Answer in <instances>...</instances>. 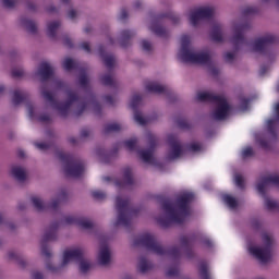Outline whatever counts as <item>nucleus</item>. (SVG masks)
<instances>
[{"mask_svg": "<svg viewBox=\"0 0 279 279\" xmlns=\"http://www.w3.org/2000/svg\"><path fill=\"white\" fill-rule=\"evenodd\" d=\"M195 195L191 192H183L175 204L166 202L162 205L163 214L157 218V223L162 228H168L171 223H182L191 215L189 204L193 202Z\"/></svg>", "mask_w": 279, "mask_h": 279, "instance_id": "f257e3e1", "label": "nucleus"}, {"mask_svg": "<svg viewBox=\"0 0 279 279\" xmlns=\"http://www.w3.org/2000/svg\"><path fill=\"white\" fill-rule=\"evenodd\" d=\"M246 29L247 25L245 24H234L232 26V45H235V47L246 45V47H248V51H255L256 53H263L264 56H268V58H271V45H274V43L276 41V37H274V35H266L264 37L255 39L252 43H246L245 37H243V34H245Z\"/></svg>", "mask_w": 279, "mask_h": 279, "instance_id": "f03ea898", "label": "nucleus"}, {"mask_svg": "<svg viewBox=\"0 0 279 279\" xmlns=\"http://www.w3.org/2000/svg\"><path fill=\"white\" fill-rule=\"evenodd\" d=\"M41 94L44 99L49 104V106H51L53 110L61 114V117L66 116V112H69V109L71 108V106H73V104H76L77 106L76 114H82V112H84V110H86L88 106L89 108H92L94 112H96V114H98L100 110L99 104H97L95 99L90 98L82 100L77 97V95L71 92L68 93L69 100L65 104L58 102L56 100V95H53V93L43 90Z\"/></svg>", "mask_w": 279, "mask_h": 279, "instance_id": "7ed1b4c3", "label": "nucleus"}, {"mask_svg": "<svg viewBox=\"0 0 279 279\" xmlns=\"http://www.w3.org/2000/svg\"><path fill=\"white\" fill-rule=\"evenodd\" d=\"M85 251L82 246H74L71 248H66L63 252L62 263L59 267L53 266V263L47 262L46 269L51 274H58L60 269L66 267V265L71 263H76L78 265V269L81 274H88L93 267L90 262L84 256Z\"/></svg>", "mask_w": 279, "mask_h": 279, "instance_id": "20e7f679", "label": "nucleus"}, {"mask_svg": "<svg viewBox=\"0 0 279 279\" xmlns=\"http://www.w3.org/2000/svg\"><path fill=\"white\" fill-rule=\"evenodd\" d=\"M178 58L181 62L189 64H208L210 62V52L195 50L191 46V37L183 35L181 36V48L178 52Z\"/></svg>", "mask_w": 279, "mask_h": 279, "instance_id": "39448f33", "label": "nucleus"}, {"mask_svg": "<svg viewBox=\"0 0 279 279\" xmlns=\"http://www.w3.org/2000/svg\"><path fill=\"white\" fill-rule=\"evenodd\" d=\"M274 245H276V240L271 233L263 232L260 234V244L254 246L252 244H247V252L251 256H254L262 265H267V263L271 262L274 256Z\"/></svg>", "mask_w": 279, "mask_h": 279, "instance_id": "423d86ee", "label": "nucleus"}, {"mask_svg": "<svg viewBox=\"0 0 279 279\" xmlns=\"http://www.w3.org/2000/svg\"><path fill=\"white\" fill-rule=\"evenodd\" d=\"M197 101H210L215 104L216 108L211 113L213 119L216 121H223L232 113V107L223 96H216L209 92H199L196 95Z\"/></svg>", "mask_w": 279, "mask_h": 279, "instance_id": "0eeeda50", "label": "nucleus"}, {"mask_svg": "<svg viewBox=\"0 0 279 279\" xmlns=\"http://www.w3.org/2000/svg\"><path fill=\"white\" fill-rule=\"evenodd\" d=\"M135 245H143L148 252H153V254H157V256H167L168 258H178L180 256V248L172 247L168 251L165 250L151 233L141 235L135 241Z\"/></svg>", "mask_w": 279, "mask_h": 279, "instance_id": "6e6552de", "label": "nucleus"}, {"mask_svg": "<svg viewBox=\"0 0 279 279\" xmlns=\"http://www.w3.org/2000/svg\"><path fill=\"white\" fill-rule=\"evenodd\" d=\"M279 186V175L278 174H269L267 177H264L260 179V181L257 183L256 189L264 197V204L267 210L276 211L279 210V204L274 198L267 196V189L271 186Z\"/></svg>", "mask_w": 279, "mask_h": 279, "instance_id": "1a4fd4ad", "label": "nucleus"}, {"mask_svg": "<svg viewBox=\"0 0 279 279\" xmlns=\"http://www.w3.org/2000/svg\"><path fill=\"white\" fill-rule=\"evenodd\" d=\"M130 202L128 198L117 196L116 198V208L118 210V219L114 222V226H129L130 217H132V211L128 207Z\"/></svg>", "mask_w": 279, "mask_h": 279, "instance_id": "9d476101", "label": "nucleus"}, {"mask_svg": "<svg viewBox=\"0 0 279 279\" xmlns=\"http://www.w3.org/2000/svg\"><path fill=\"white\" fill-rule=\"evenodd\" d=\"M215 14V9L210 7H199L190 11L189 21L193 27L199 25L204 19H210Z\"/></svg>", "mask_w": 279, "mask_h": 279, "instance_id": "9b49d317", "label": "nucleus"}, {"mask_svg": "<svg viewBox=\"0 0 279 279\" xmlns=\"http://www.w3.org/2000/svg\"><path fill=\"white\" fill-rule=\"evenodd\" d=\"M147 141L150 144V148L148 150H140L138 156L143 162L147 165H154V145H156V136L154 134H147Z\"/></svg>", "mask_w": 279, "mask_h": 279, "instance_id": "f8f14e48", "label": "nucleus"}, {"mask_svg": "<svg viewBox=\"0 0 279 279\" xmlns=\"http://www.w3.org/2000/svg\"><path fill=\"white\" fill-rule=\"evenodd\" d=\"M170 144V150L168 153V160H175L182 156V145H180V141L175 138L173 135L169 136L168 138Z\"/></svg>", "mask_w": 279, "mask_h": 279, "instance_id": "ddd939ff", "label": "nucleus"}, {"mask_svg": "<svg viewBox=\"0 0 279 279\" xmlns=\"http://www.w3.org/2000/svg\"><path fill=\"white\" fill-rule=\"evenodd\" d=\"M64 173L69 178H80L84 173V163L68 161V165L64 166Z\"/></svg>", "mask_w": 279, "mask_h": 279, "instance_id": "4468645a", "label": "nucleus"}, {"mask_svg": "<svg viewBox=\"0 0 279 279\" xmlns=\"http://www.w3.org/2000/svg\"><path fill=\"white\" fill-rule=\"evenodd\" d=\"M162 25H165V21H162V16H158L151 21L149 29L156 36H160L161 38H165V36H167V29H165Z\"/></svg>", "mask_w": 279, "mask_h": 279, "instance_id": "2eb2a0df", "label": "nucleus"}, {"mask_svg": "<svg viewBox=\"0 0 279 279\" xmlns=\"http://www.w3.org/2000/svg\"><path fill=\"white\" fill-rule=\"evenodd\" d=\"M41 82H46L53 75V68L48 62H41L36 73Z\"/></svg>", "mask_w": 279, "mask_h": 279, "instance_id": "dca6fc26", "label": "nucleus"}, {"mask_svg": "<svg viewBox=\"0 0 279 279\" xmlns=\"http://www.w3.org/2000/svg\"><path fill=\"white\" fill-rule=\"evenodd\" d=\"M65 223H75L82 230H90L93 228V221L88 218H75L74 216H68L65 218Z\"/></svg>", "mask_w": 279, "mask_h": 279, "instance_id": "f3484780", "label": "nucleus"}, {"mask_svg": "<svg viewBox=\"0 0 279 279\" xmlns=\"http://www.w3.org/2000/svg\"><path fill=\"white\" fill-rule=\"evenodd\" d=\"M11 175L17 182H25L27 180V170L21 166H13L11 168Z\"/></svg>", "mask_w": 279, "mask_h": 279, "instance_id": "a211bd4d", "label": "nucleus"}, {"mask_svg": "<svg viewBox=\"0 0 279 279\" xmlns=\"http://www.w3.org/2000/svg\"><path fill=\"white\" fill-rule=\"evenodd\" d=\"M111 258L110 248L107 245H102L98 252L99 265H109Z\"/></svg>", "mask_w": 279, "mask_h": 279, "instance_id": "6ab92c4d", "label": "nucleus"}, {"mask_svg": "<svg viewBox=\"0 0 279 279\" xmlns=\"http://www.w3.org/2000/svg\"><path fill=\"white\" fill-rule=\"evenodd\" d=\"M99 56L102 59L105 66H107V69H112V66L117 64V60L114 59V56L106 53V51L104 50V47L99 48Z\"/></svg>", "mask_w": 279, "mask_h": 279, "instance_id": "aec40b11", "label": "nucleus"}, {"mask_svg": "<svg viewBox=\"0 0 279 279\" xmlns=\"http://www.w3.org/2000/svg\"><path fill=\"white\" fill-rule=\"evenodd\" d=\"M27 112L29 119H38V121H41V123H47L51 121V118L49 116H40L38 117V109L36 107L28 105L27 106Z\"/></svg>", "mask_w": 279, "mask_h": 279, "instance_id": "412c9836", "label": "nucleus"}, {"mask_svg": "<svg viewBox=\"0 0 279 279\" xmlns=\"http://www.w3.org/2000/svg\"><path fill=\"white\" fill-rule=\"evenodd\" d=\"M146 90L147 93H156L157 95H162V93H166L167 87H165L160 83L148 82L146 84Z\"/></svg>", "mask_w": 279, "mask_h": 279, "instance_id": "4be33fe9", "label": "nucleus"}, {"mask_svg": "<svg viewBox=\"0 0 279 279\" xmlns=\"http://www.w3.org/2000/svg\"><path fill=\"white\" fill-rule=\"evenodd\" d=\"M210 36L214 43H223V33L221 32V25L216 24L211 29Z\"/></svg>", "mask_w": 279, "mask_h": 279, "instance_id": "5701e85b", "label": "nucleus"}, {"mask_svg": "<svg viewBox=\"0 0 279 279\" xmlns=\"http://www.w3.org/2000/svg\"><path fill=\"white\" fill-rule=\"evenodd\" d=\"M20 24L24 27V29H27L29 34H36V31L38 29L36 23L28 19H21Z\"/></svg>", "mask_w": 279, "mask_h": 279, "instance_id": "b1692460", "label": "nucleus"}, {"mask_svg": "<svg viewBox=\"0 0 279 279\" xmlns=\"http://www.w3.org/2000/svg\"><path fill=\"white\" fill-rule=\"evenodd\" d=\"M26 97H27V92L16 89L13 92L12 104L14 106H19V104H21V101H23V99H25Z\"/></svg>", "mask_w": 279, "mask_h": 279, "instance_id": "393cba45", "label": "nucleus"}, {"mask_svg": "<svg viewBox=\"0 0 279 279\" xmlns=\"http://www.w3.org/2000/svg\"><path fill=\"white\" fill-rule=\"evenodd\" d=\"M222 202L228 206V208H231V210H234L239 206V201L230 194H225L222 196Z\"/></svg>", "mask_w": 279, "mask_h": 279, "instance_id": "a878e982", "label": "nucleus"}, {"mask_svg": "<svg viewBox=\"0 0 279 279\" xmlns=\"http://www.w3.org/2000/svg\"><path fill=\"white\" fill-rule=\"evenodd\" d=\"M275 112H276L275 119L267 121L268 131L272 135H274V128H276V124L279 123V104L276 105Z\"/></svg>", "mask_w": 279, "mask_h": 279, "instance_id": "bb28decb", "label": "nucleus"}, {"mask_svg": "<svg viewBox=\"0 0 279 279\" xmlns=\"http://www.w3.org/2000/svg\"><path fill=\"white\" fill-rule=\"evenodd\" d=\"M58 29H60V22L54 21V22L48 23L47 34L50 38H56V32H58Z\"/></svg>", "mask_w": 279, "mask_h": 279, "instance_id": "cd10ccee", "label": "nucleus"}, {"mask_svg": "<svg viewBox=\"0 0 279 279\" xmlns=\"http://www.w3.org/2000/svg\"><path fill=\"white\" fill-rule=\"evenodd\" d=\"M134 180L132 179V170L130 168H126L124 170V182L121 183L119 181L116 182V186H128V184H132Z\"/></svg>", "mask_w": 279, "mask_h": 279, "instance_id": "c85d7f7f", "label": "nucleus"}, {"mask_svg": "<svg viewBox=\"0 0 279 279\" xmlns=\"http://www.w3.org/2000/svg\"><path fill=\"white\" fill-rule=\"evenodd\" d=\"M151 269V263L147 262L145 257L140 258L138 270L141 274H147Z\"/></svg>", "mask_w": 279, "mask_h": 279, "instance_id": "c756f323", "label": "nucleus"}, {"mask_svg": "<svg viewBox=\"0 0 279 279\" xmlns=\"http://www.w3.org/2000/svg\"><path fill=\"white\" fill-rule=\"evenodd\" d=\"M8 258L9 260H15V263L20 265V267H25V260L19 257V255L14 251L8 253Z\"/></svg>", "mask_w": 279, "mask_h": 279, "instance_id": "7c9ffc66", "label": "nucleus"}, {"mask_svg": "<svg viewBox=\"0 0 279 279\" xmlns=\"http://www.w3.org/2000/svg\"><path fill=\"white\" fill-rule=\"evenodd\" d=\"M58 226H52L49 228V230L46 231L45 233V241H53L56 240Z\"/></svg>", "mask_w": 279, "mask_h": 279, "instance_id": "2f4dec72", "label": "nucleus"}, {"mask_svg": "<svg viewBox=\"0 0 279 279\" xmlns=\"http://www.w3.org/2000/svg\"><path fill=\"white\" fill-rule=\"evenodd\" d=\"M134 121L138 123V125H145L149 123V119L143 117L142 112L135 111Z\"/></svg>", "mask_w": 279, "mask_h": 279, "instance_id": "473e14b6", "label": "nucleus"}, {"mask_svg": "<svg viewBox=\"0 0 279 279\" xmlns=\"http://www.w3.org/2000/svg\"><path fill=\"white\" fill-rule=\"evenodd\" d=\"M233 180L238 189H245V179L243 178V175H241V173H235Z\"/></svg>", "mask_w": 279, "mask_h": 279, "instance_id": "72a5a7b5", "label": "nucleus"}, {"mask_svg": "<svg viewBox=\"0 0 279 279\" xmlns=\"http://www.w3.org/2000/svg\"><path fill=\"white\" fill-rule=\"evenodd\" d=\"M32 203L33 206L36 208V210H45L47 208V206H45V203H43V199H40L39 197H33L32 198Z\"/></svg>", "mask_w": 279, "mask_h": 279, "instance_id": "f704fd0d", "label": "nucleus"}, {"mask_svg": "<svg viewBox=\"0 0 279 279\" xmlns=\"http://www.w3.org/2000/svg\"><path fill=\"white\" fill-rule=\"evenodd\" d=\"M141 101L142 99L138 94L133 95L130 101V108H132V110H136V108L141 106Z\"/></svg>", "mask_w": 279, "mask_h": 279, "instance_id": "c9c22d12", "label": "nucleus"}, {"mask_svg": "<svg viewBox=\"0 0 279 279\" xmlns=\"http://www.w3.org/2000/svg\"><path fill=\"white\" fill-rule=\"evenodd\" d=\"M120 130H123V126L119 123H110L107 124L105 128V132H120Z\"/></svg>", "mask_w": 279, "mask_h": 279, "instance_id": "e433bc0d", "label": "nucleus"}, {"mask_svg": "<svg viewBox=\"0 0 279 279\" xmlns=\"http://www.w3.org/2000/svg\"><path fill=\"white\" fill-rule=\"evenodd\" d=\"M64 197H66V194L64 193L59 194L58 199L52 201V203L49 205L50 210H56V208L60 206V203L64 202Z\"/></svg>", "mask_w": 279, "mask_h": 279, "instance_id": "4c0bfd02", "label": "nucleus"}, {"mask_svg": "<svg viewBox=\"0 0 279 279\" xmlns=\"http://www.w3.org/2000/svg\"><path fill=\"white\" fill-rule=\"evenodd\" d=\"M88 75L86 74V72L84 71H81V74H80V78H78V84L80 86H82L83 88H86V86H88Z\"/></svg>", "mask_w": 279, "mask_h": 279, "instance_id": "58836bf2", "label": "nucleus"}, {"mask_svg": "<svg viewBox=\"0 0 279 279\" xmlns=\"http://www.w3.org/2000/svg\"><path fill=\"white\" fill-rule=\"evenodd\" d=\"M62 64L65 71H73V68L75 66V61H73V59L71 58H65Z\"/></svg>", "mask_w": 279, "mask_h": 279, "instance_id": "ea45409f", "label": "nucleus"}, {"mask_svg": "<svg viewBox=\"0 0 279 279\" xmlns=\"http://www.w3.org/2000/svg\"><path fill=\"white\" fill-rule=\"evenodd\" d=\"M199 272L202 279H210V274H208V266H206V264L199 266Z\"/></svg>", "mask_w": 279, "mask_h": 279, "instance_id": "a19ab883", "label": "nucleus"}, {"mask_svg": "<svg viewBox=\"0 0 279 279\" xmlns=\"http://www.w3.org/2000/svg\"><path fill=\"white\" fill-rule=\"evenodd\" d=\"M124 146L126 149H129V151H134V149H136V138L128 140L124 142Z\"/></svg>", "mask_w": 279, "mask_h": 279, "instance_id": "79ce46f5", "label": "nucleus"}, {"mask_svg": "<svg viewBox=\"0 0 279 279\" xmlns=\"http://www.w3.org/2000/svg\"><path fill=\"white\" fill-rule=\"evenodd\" d=\"M133 36H134V34L132 32H130V31L122 32V36H121V45H122V47H125L124 41L125 40H130Z\"/></svg>", "mask_w": 279, "mask_h": 279, "instance_id": "37998d69", "label": "nucleus"}, {"mask_svg": "<svg viewBox=\"0 0 279 279\" xmlns=\"http://www.w3.org/2000/svg\"><path fill=\"white\" fill-rule=\"evenodd\" d=\"M101 83L105 86H112V84H114V78H112V75L107 74V75L101 77Z\"/></svg>", "mask_w": 279, "mask_h": 279, "instance_id": "c03bdc74", "label": "nucleus"}, {"mask_svg": "<svg viewBox=\"0 0 279 279\" xmlns=\"http://www.w3.org/2000/svg\"><path fill=\"white\" fill-rule=\"evenodd\" d=\"M92 196L94 199H98L99 202H101V199H106V193L99 190L93 191Z\"/></svg>", "mask_w": 279, "mask_h": 279, "instance_id": "a18cd8bd", "label": "nucleus"}, {"mask_svg": "<svg viewBox=\"0 0 279 279\" xmlns=\"http://www.w3.org/2000/svg\"><path fill=\"white\" fill-rule=\"evenodd\" d=\"M255 141L257 144H259V146H262L264 149H267V147H269V144L267 142H265V140H263V135H256L255 136Z\"/></svg>", "mask_w": 279, "mask_h": 279, "instance_id": "49530a36", "label": "nucleus"}, {"mask_svg": "<svg viewBox=\"0 0 279 279\" xmlns=\"http://www.w3.org/2000/svg\"><path fill=\"white\" fill-rule=\"evenodd\" d=\"M13 77H23L25 75V71L21 68H15L12 70Z\"/></svg>", "mask_w": 279, "mask_h": 279, "instance_id": "de8ad7c7", "label": "nucleus"}, {"mask_svg": "<svg viewBox=\"0 0 279 279\" xmlns=\"http://www.w3.org/2000/svg\"><path fill=\"white\" fill-rule=\"evenodd\" d=\"M190 151H202L203 146L199 143H192L189 147Z\"/></svg>", "mask_w": 279, "mask_h": 279, "instance_id": "09e8293b", "label": "nucleus"}, {"mask_svg": "<svg viewBox=\"0 0 279 279\" xmlns=\"http://www.w3.org/2000/svg\"><path fill=\"white\" fill-rule=\"evenodd\" d=\"M17 0H2L4 8H14Z\"/></svg>", "mask_w": 279, "mask_h": 279, "instance_id": "8fccbe9b", "label": "nucleus"}, {"mask_svg": "<svg viewBox=\"0 0 279 279\" xmlns=\"http://www.w3.org/2000/svg\"><path fill=\"white\" fill-rule=\"evenodd\" d=\"M254 154V150H252V147H246L242 151V157L243 158H250Z\"/></svg>", "mask_w": 279, "mask_h": 279, "instance_id": "3c124183", "label": "nucleus"}, {"mask_svg": "<svg viewBox=\"0 0 279 279\" xmlns=\"http://www.w3.org/2000/svg\"><path fill=\"white\" fill-rule=\"evenodd\" d=\"M35 147H37V149H39L40 151H47V149H49V144H47V143H36Z\"/></svg>", "mask_w": 279, "mask_h": 279, "instance_id": "603ef678", "label": "nucleus"}, {"mask_svg": "<svg viewBox=\"0 0 279 279\" xmlns=\"http://www.w3.org/2000/svg\"><path fill=\"white\" fill-rule=\"evenodd\" d=\"M142 49L144 51H151V49H153L151 43H149L147 40H143L142 41Z\"/></svg>", "mask_w": 279, "mask_h": 279, "instance_id": "864d4df0", "label": "nucleus"}, {"mask_svg": "<svg viewBox=\"0 0 279 279\" xmlns=\"http://www.w3.org/2000/svg\"><path fill=\"white\" fill-rule=\"evenodd\" d=\"M179 271H180V269H178V267L170 268V269H168V271H167V276H168L169 278H173V276H178Z\"/></svg>", "mask_w": 279, "mask_h": 279, "instance_id": "5fc2aeb1", "label": "nucleus"}, {"mask_svg": "<svg viewBox=\"0 0 279 279\" xmlns=\"http://www.w3.org/2000/svg\"><path fill=\"white\" fill-rule=\"evenodd\" d=\"M43 272L35 270L32 272V279H44Z\"/></svg>", "mask_w": 279, "mask_h": 279, "instance_id": "6e6d98bb", "label": "nucleus"}, {"mask_svg": "<svg viewBox=\"0 0 279 279\" xmlns=\"http://www.w3.org/2000/svg\"><path fill=\"white\" fill-rule=\"evenodd\" d=\"M68 16L71 19V21L77 19V11H75V10H73V9L70 10V11L68 12Z\"/></svg>", "mask_w": 279, "mask_h": 279, "instance_id": "4d7b16f0", "label": "nucleus"}, {"mask_svg": "<svg viewBox=\"0 0 279 279\" xmlns=\"http://www.w3.org/2000/svg\"><path fill=\"white\" fill-rule=\"evenodd\" d=\"M180 242H181V247H186V245H189V243H191V240L186 236H183V238H181Z\"/></svg>", "mask_w": 279, "mask_h": 279, "instance_id": "13d9d810", "label": "nucleus"}, {"mask_svg": "<svg viewBox=\"0 0 279 279\" xmlns=\"http://www.w3.org/2000/svg\"><path fill=\"white\" fill-rule=\"evenodd\" d=\"M225 60H226L227 62H232V61L234 60V53H232V52H227V53L225 54Z\"/></svg>", "mask_w": 279, "mask_h": 279, "instance_id": "bf43d9fd", "label": "nucleus"}, {"mask_svg": "<svg viewBox=\"0 0 279 279\" xmlns=\"http://www.w3.org/2000/svg\"><path fill=\"white\" fill-rule=\"evenodd\" d=\"M81 49H83V51H86V53H90V45H88V43L81 44Z\"/></svg>", "mask_w": 279, "mask_h": 279, "instance_id": "052dcab7", "label": "nucleus"}, {"mask_svg": "<svg viewBox=\"0 0 279 279\" xmlns=\"http://www.w3.org/2000/svg\"><path fill=\"white\" fill-rule=\"evenodd\" d=\"M87 136H90V131L85 129L81 132V138H87Z\"/></svg>", "mask_w": 279, "mask_h": 279, "instance_id": "680f3d73", "label": "nucleus"}, {"mask_svg": "<svg viewBox=\"0 0 279 279\" xmlns=\"http://www.w3.org/2000/svg\"><path fill=\"white\" fill-rule=\"evenodd\" d=\"M41 254L46 256V258L51 257V251H49L48 248H43Z\"/></svg>", "mask_w": 279, "mask_h": 279, "instance_id": "e2e57ef3", "label": "nucleus"}, {"mask_svg": "<svg viewBox=\"0 0 279 279\" xmlns=\"http://www.w3.org/2000/svg\"><path fill=\"white\" fill-rule=\"evenodd\" d=\"M247 104H248L247 99H242L241 110H247Z\"/></svg>", "mask_w": 279, "mask_h": 279, "instance_id": "0e129e2a", "label": "nucleus"}, {"mask_svg": "<svg viewBox=\"0 0 279 279\" xmlns=\"http://www.w3.org/2000/svg\"><path fill=\"white\" fill-rule=\"evenodd\" d=\"M63 44L65 45V47H73V44H71V39H69L68 37L63 39Z\"/></svg>", "mask_w": 279, "mask_h": 279, "instance_id": "69168bd1", "label": "nucleus"}, {"mask_svg": "<svg viewBox=\"0 0 279 279\" xmlns=\"http://www.w3.org/2000/svg\"><path fill=\"white\" fill-rule=\"evenodd\" d=\"M105 101H106L107 104H114V100H113L112 97H110V96H106V97H105Z\"/></svg>", "mask_w": 279, "mask_h": 279, "instance_id": "338daca9", "label": "nucleus"}, {"mask_svg": "<svg viewBox=\"0 0 279 279\" xmlns=\"http://www.w3.org/2000/svg\"><path fill=\"white\" fill-rule=\"evenodd\" d=\"M170 21H171L172 23H178V21H180V17H178V16H171V17H170Z\"/></svg>", "mask_w": 279, "mask_h": 279, "instance_id": "774afa93", "label": "nucleus"}]
</instances>
